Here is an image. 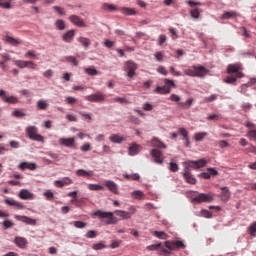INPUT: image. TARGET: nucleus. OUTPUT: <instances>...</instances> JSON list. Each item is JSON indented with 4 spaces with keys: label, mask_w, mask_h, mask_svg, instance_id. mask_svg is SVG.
Segmentation results:
<instances>
[{
    "label": "nucleus",
    "mask_w": 256,
    "mask_h": 256,
    "mask_svg": "<svg viewBox=\"0 0 256 256\" xmlns=\"http://www.w3.org/2000/svg\"><path fill=\"white\" fill-rule=\"evenodd\" d=\"M178 135H181L183 139L187 140L189 138V131H187L185 128H179Z\"/></svg>",
    "instance_id": "nucleus-45"
},
{
    "label": "nucleus",
    "mask_w": 256,
    "mask_h": 256,
    "mask_svg": "<svg viewBox=\"0 0 256 256\" xmlns=\"http://www.w3.org/2000/svg\"><path fill=\"white\" fill-rule=\"evenodd\" d=\"M13 63L16 67H19V69L27 68V61L25 60H14Z\"/></svg>",
    "instance_id": "nucleus-36"
},
{
    "label": "nucleus",
    "mask_w": 256,
    "mask_h": 256,
    "mask_svg": "<svg viewBox=\"0 0 256 256\" xmlns=\"http://www.w3.org/2000/svg\"><path fill=\"white\" fill-rule=\"evenodd\" d=\"M246 136L250 137L251 139H256V130L248 131Z\"/></svg>",
    "instance_id": "nucleus-64"
},
{
    "label": "nucleus",
    "mask_w": 256,
    "mask_h": 256,
    "mask_svg": "<svg viewBox=\"0 0 256 256\" xmlns=\"http://www.w3.org/2000/svg\"><path fill=\"white\" fill-rule=\"evenodd\" d=\"M73 37H75V30H70L63 34L62 39L66 43H71V41H73Z\"/></svg>",
    "instance_id": "nucleus-28"
},
{
    "label": "nucleus",
    "mask_w": 256,
    "mask_h": 256,
    "mask_svg": "<svg viewBox=\"0 0 256 256\" xmlns=\"http://www.w3.org/2000/svg\"><path fill=\"white\" fill-rule=\"evenodd\" d=\"M232 17H237V13H235V12H225L222 15V19H231Z\"/></svg>",
    "instance_id": "nucleus-56"
},
{
    "label": "nucleus",
    "mask_w": 256,
    "mask_h": 256,
    "mask_svg": "<svg viewBox=\"0 0 256 256\" xmlns=\"http://www.w3.org/2000/svg\"><path fill=\"white\" fill-rule=\"evenodd\" d=\"M85 73L91 76H95L99 74V72L97 71V69H95V67L85 68Z\"/></svg>",
    "instance_id": "nucleus-46"
},
{
    "label": "nucleus",
    "mask_w": 256,
    "mask_h": 256,
    "mask_svg": "<svg viewBox=\"0 0 256 256\" xmlns=\"http://www.w3.org/2000/svg\"><path fill=\"white\" fill-rule=\"evenodd\" d=\"M109 141H111V143H123L127 141V137L121 134H113L109 137Z\"/></svg>",
    "instance_id": "nucleus-18"
},
{
    "label": "nucleus",
    "mask_w": 256,
    "mask_h": 256,
    "mask_svg": "<svg viewBox=\"0 0 256 256\" xmlns=\"http://www.w3.org/2000/svg\"><path fill=\"white\" fill-rule=\"evenodd\" d=\"M85 101H90L91 103H103L107 99V95L98 92L84 97Z\"/></svg>",
    "instance_id": "nucleus-7"
},
{
    "label": "nucleus",
    "mask_w": 256,
    "mask_h": 256,
    "mask_svg": "<svg viewBox=\"0 0 256 256\" xmlns=\"http://www.w3.org/2000/svg\"><path fill=\"white\" fill-rule=\"evenodd\" d=\"M247 232L249 235H251V237H256V222L249 225Z\"/></svg>",
    "instance_id": "nucleus-34"
},
{
    "label": "nucleus",
    "mask_w": 256,
    "mask_h": 256,
    "mask_svg": "<svg viewBox=\"0 0 256 256\" xmlns=\"http://www.w3.org/2000/svg\"><path fill=\"white\" fill-rule=\"evenodd\" d=\"M214 200L215 198L211 193L210 194L200 193L192 199L194 203H213Z\"/></svg>",
    "instance_id": "nucleus-6"
},
{
    "label": "nucleus",
    "mask_w": 256,
    "mask_h": 256,
    "mask_svg": "<svg viewBox=\"0 0 256 256\" xmlns=\"http://www.w3.org/2000/svg\"><path fill=\"white\" fill-rule=\"evenodd\" d=\"M169 170L172 173H177V171H179V164L175 163V162H170L169 163Z\"/></svg>",
    "instance_id": "nucleus-47"
},
{
    "label": "nucleus",
    "mask_w": 256,
    "mask_h": 256,
    "mask_svg": "<svg viewBox=\"0 0 256 256\" xmlns=\"http://www.w3.org/2000/svg\"><path fill=\"white\" fill-rule=\"evenodd\" d=\"M24 57L26 59H37V53H35V51H33V50H28L25 53Z\"/></svg>",
    "instance_id": "nucleus-44"
},
{
    "label": "nucleus",
    "mask_w": 256,
    "mask_h": 256,
    "mask_svg": "<svg viewBox=\"0 0 256 256\" xmlns=\"http://www.w3.org/2000/svg\"><path fill=\"white\" fill-rule=\"evenodd\" d=\"M183 177L186 183H189L190 185H195V183H197V179H195V176L192 175L189 170H183Z\"/></svg>",
    "instance_id": "nucleus-15"
},
{
    "label": "nucleus",
    "mask_w": 256,
    "mask_h": 256,
    "mask_svg": "<svg viewBox=\"0 0 256 256\" xmlns=\"http://www.w3.org/2000/svg\"><path fill=\"white\" fill-rule=\"evenodd\" d=\"M104 187L107 188L110 193H113L114 195H119V186L112 180H106L104 182Z\"/></svg>",
    "instance_id": "nucleus-9"
},
{
    "label": "nucleus",
    "mask_w": 256,
    "mask_h": 256,
    "mask_svg": "<svg viewBox=\"0 0 256 256\" xmlns=\"http://www.w3.org/2000/svg\"><path fill=\"white\" fill-rule=\"evenodd\" d=\"M243 66L241 63H235V64H229L227 67V74L233 75L235 73V77L237 79H242V77H245V74H243Z\"/></svg>",
    "instance_id": "nucleus-3"
},
{
    "label": "nucleus",
    "mask_w": 256,
    "mask_h": 256,
    "mask_svg": "<svg viewBox=\"0 0 256 256\" xmlns=\"http://www.w3.org/2000/svg\"><path fill=\"white\" fill-rule=\"evenodd\" d=\"M69 21L72 23V25H75L76 27H87L85 20H83V18L78 15H71L69 17Z\"/></svg>",
    "instance_id": "nucleus-10"
},
{
    "label": "nucleus",
    "mask_w": 256,
    "mask_h": 256,
    "mask_svg": "<svg viewBox=\"0 0 256 256\" xmlns=\"http://www.w3.org/2000/svg\"><path fill=\"white\" fill-rule=\"evenodd\" d=\"M13 225H15V224L11 220H5L3 222L4 229H11V227H13Z\"/></svg>",
    "instance_id": "nucleus-61"
},
{
    "label": "nucleus",
    "mask_w": 256,
    "mask_h": 256,
    "mask_svg": "<svg viewBox=\"0 0 256 256\" xmlns=\"http://www.w3.org/2000/svg\"><path fill=\"white\" fill-rule=\"evenodd\" d=\"M200 216L205 217L206 219H211V217H213V214H211V212H209L208 210H202L200 212Z\"/></svg>",
    "instance_id": "nucleus-58"
},
{
    "label": "nucleus",
    "mask_w": 256,
    "mask_h": 256,
    "mask_svg": "<svg viewBox=\"0 0 256 256\" xmlns=\"http://www.w3.org/2000/svg\"><path fill=\"white\" fill-rule=\"evenodd\" d=\"M230 197H231V192L229 191V188L228 187H222L221 188L220 199L222 201L227 202V201H229Z\"/></svg>",
    "instance_id": "nucleus-24"
},
{
    "label": "nucleus",
    "mask_w": 256,
    "mask_h": 256,
    "mask_svg": "<svg viewBox=\"0 0 256 256\" xmlns=\"http://www.w3.org/2000/svg\"><path fill=\"white\" fill-rule=\"evenodd\" d=\"M138 69L137 63L129 60L126 62V72H127V77H129L130 79H133V77H135L136 75V71Z\"/></svg>",
    "instance_id": "nucleus-8"
},
{
    "label": "nucleus",
    "mask_w": 256,
    "mask_h": 256,
    "mask_svg": "<svg viewBox=\"0 0 256 256\" xmlns=\"http://www.w3.org/2000/svg\"><path fill=\"white\" fill-rule=\"evenodd\" d=\"M154 57H155L156 61H158L159 63H162V61H163V52H156L154 54Z\"/></svg>",
    "instance_id": "nucleus-62"
},
{
    "label": "nucleus",
    "mask_w": 256,
    "mask_h": 256,
    "mask_svg": "<svg viewBox=\"0 0 256 256\" xmlns=\"http://www.w3.org/2000/svg\"><path fill=\"white\" fill-rule=\"evenodd\" d=\"M94 215L98 217V219H106V225H116V223H118L117 217H115L113 212L98 210L94 212Z\"/></svg>",
    "instance_id": "nucleus-2"
},
{
    "label": "nucleus",
    "mask_w": 256,
    "mask_h": 256,
    "mask_svg": "<svg viewBox=\"0 0 256 256\" xmlns=\"http://www.w3.org/2000/svg\"><path fill=\"white\" fill-rule=\"evenodd\" d=\"M65 60L68 61V63H72L74 67H77V65H79V61H77V58H75V56H66Z\"/></svg>",
    "instance_id": "nucleus-43"
},
{
    "label": "nucleus",
    "mask_w": 256,
    "mask_h": 256,
    "mask_svg": "<svg viewBox=\"0 0 256 256\" xmlns=\"http://www.w3.org/2000/svg\"><path fill=\"white\" fill-rule=\"evenodd\" d=\"M4 41H6V43H9L10 45H13L14 47H17V45H21L22 41L19 38H13L11 36H9V34H6L4 36Z\"/></svg>",
    "instance_id": "nucleus-16"
},
{
    "label": "nucleus",
    "mask_w": 256,
    "mask_h": 256,
    "mask_svg": "<svg viewBox=\"0 0 256 256\" xmlns=\"http://www.w3.org/2000/svg\"><path fill=\"white\" fill-rule=\"evenodd\" d=\"M75 137L72 138H60L58 140L59 145H62L63 147H68L69 149H73L75 147Z\"/></svg>",
    "instance_id": "nucleus-12"
},
{
    "label": "nucleus",
    "mask_w": 256,
    "mask_h": 256,
    "mask_svg": "<svg viewBox=\"0 0 256 256\" xmlns=\"http://www.w3.org/2000/svg\"><path fill=\"white\" fill-rule=\"evenodd\" d=\"M88 189L90 191H103V186L99 184H88Z\"/></svg>",
    "instance_id": "nucleus-38"
},
{
    "label": "nucleus",
    "mask_w": 256,
    "mask_h": 256,
    "mask_svg": "<svg viewBox=\"0 0 256 256\" xmlns=\"http://www.w3.org/2000/svg\"><path fill=\"white\" fill-rule=\"evenodd\" d=\"M146 249L148 251H157V249H161V243L149 245Z\"/></svg>",
    "instance_id": "nucleus-52"
},
{
    "label": "nucleus",
    "mask_w": 256,
    "mask_h": 256,
    "mask_svg": "<svg viewBox=\"0 0 256 256\" xmlns=\"http://www.w3.org/2000/svg\"><path fill=\"white\" fill-rule=\"evenodd\" d=\"M221 119V115L219 114H210L207 116L208 121H219Z\"/></svg>",
    "instance_id": "nucleus-53"
},
{
    "label": "nucleus",
    "mask_w": 256,
    "mask_h": 256,
    "mask_svg": "<svg viewBox=\"0 0 256 256\" xmlns=\"http://www.w3.org/2000/svg\"><path fill=\"white\" fill-rule=\"evenodd\" d=\"M26 133L32 141H38L39 143H43V141H45V138L39 134V130L36 126H28L26 128Z\"/></svg>",
    "instance_id": "nucleus-4"
},
{
    "label": "nucleus",
    "mask_w": 256,
    "mask_h": 256,
    "mask_svg": "<svg viewBox=\"0 0 256 256\" xmlns=\"http://www.w3.org/2000/svg\"><path fill=\"white\" fill-rule=\"evenodd\" d=\"M205 165H207V160H205V158L196 160V169H201V167H205Z\"/></svg>",
    "instance_id": "nucleus-49"
},
{
    "label": "nucleus",
    "mask_w": 256,
    "mask_h": 256,
    "mask_svg": "<svg viewBox=\"0 0 256 256\" xmlns=\"http://www.w3.org/2000/svg\"><path fill=\"white\" fill-rule=\"evenodd\" d=\"M14 218L17 221H21L22 223H26V225H37V220L33 219V218H29L27 216H23V215H15Z\"/></svg>",
    "instance_id": "nucleus-13"
},
{
    "label": "nucleus",
    "mask_w": 256,
    "mask_h": 256,
    "mask_svg": "<svg viewBox=\"0 0 256 256\" xmlns=\"http://www.w3.org/2000/svg\"><path fill=\"white\" fill-rule=\"evenodd\" d=\"M184 171H189V169H197V163L195 160H190L183 162Z\"/></svg>",
    "instance_id": "nucleus-29"
},
{
    "label": "nucleus",
    "mask_w": 256,
    "mask_h": 256,
    "mask_svg": "<svg viewBox=\"0 0 256 256\" xmlns=\"http://www.w3.org/2000/svg\"><path fill=\"white\" fill-rule=\"evenodd\" d=\"M129 155H137L139 153V145L133 144L132 146L129 147L128 150Z\"/></svg>",
    "instance_id": "nucleus-37"
},
{
    "label": "nucleus",
    "mask_w": 256,
    "mask_h": 256,
    "mask_svg": "<svg viewBox=\"0 0 256 256\" xmlns=\"http://www.w3.org/2000/svg\"><path fill=\"white\" fill-rule=\"evenodd\" d=\"M152 147H156L157 149H167V145L163 143L159 138L153 137L151 140Z\"/></svg>",
    "instance_id": "nucleus-19"
},
{
    "label": "nucleus",
    "mask_w": 256,
    "mask_h": 256,
    "mask_svg": "<svg viewBox=\"0 0 256 256\" xmlns=\"http://www.w3.org/2000/svg\"><path fill=\"white\" fill-rule=\"evenodd\" d=\"M14 243L20 249H25V247H27V238L16 236L14 239Z\"/></svg>",
    "instance_id": "nucleus-17"
},
{
    "label": "nucleus",
    "mask_w": 256,
    "mask_h": 256,
    "mask_svg": "<svg viewBox=\"0 0 256 256\" xmlns=\"http://www.w3.org/2000/svg\"><path fill=\"white\" fill-rule=\"evenodd\" d=\"M209 71L203 66H192L189 69L184 70V74L188 77H205Z\"/></svg>",
    "instance_id": "nucleus-1"
},
{
    "label": "nucleus",
    "mask_w": 256,
    "mask_h": 256,
    "mask_svg": "<svg viewBox=\"0 0 256 256\" xmlns=\"http://www.w3.org/2000/svg\"><path fill=\"white\" fill-rule=\"evenodd\" d=\"M143 196L144 194L142 191L136 190L132 192V197H134V199H143Z\"/></svg>",
    "instance_id": "nucleus-54"
},
{
    "label": "nucleus",
    "mask_w": 256,
    "mask_h": 256,
    "mask_svg": "<svg viewBox=\"0 0 256 256\" xmlns=\"http://www.w3.org/2000/svg\"><path fill=\"white\" fill-rule=\"evenodd\" d=\"M0 99L3 103H8L9 105H17V103H19V98L9 96V92L3 89L0 90Z\"/></svg>",
    "instance_id": "nucleus-5"
},
{
    "label": "nucleus",
    "mask_w": 256,
    "mask_h": 256,
    "mask_svg": "<svg viewBox=\"0 0 256 256\" xmlns=\"http://www.w3.org/2000/svg\"><path fill=\"white\" fill-rule=\"evenodd\" d=\"M155 93H159L160 95H169L171 93V87L170 86H158L154 90Z\"/></svg>",
    "instance_id": "nucleus-25"
},
{
    "label": "nucleus",
    "mask_w": 256,
    "mask_h": 256,
    "mask_svg": "<svg viewBox=\"0 0 256 256\" xmlns=\"http://www.w3.org/2000/svg\"><path fill=\"white\" fill-rule=\"evenodd\" d=\"M76 175L78 177H86L87 179H89V177H93V170H85V169H78L76 170Z\"/></svg>",
    "instance_id": "nucleus-26"
},
{
    "label": "nucleus",
    "mask_w": 256,
    "mask_h": 256,
    "mask_svg": "<svg viewBox=\"0 0 256 256\" xmlns=\"http://www.w3.org/2000/svg\"><path fill=\"white\" fill-rule=\"evenodd\" d=\"M77 41L81 43L82 46H84L85 49H88V47L91 45V39L85 38L83 36H80Z\"/></svg>",
    "instance_id": "nucleus-31"
},
{
    "label": "nucleus",
    "mask_w": 256,
    "mask_h": 256,
    "mask_svg": "<svg viewBox=\"0 0 256 256\" xmlns=\"http://www.w3.org/2000/svg\"><path fill=\"white\" fill-rule=\"evenodd\" d=\"M119 11L120 13H122V15H128V16H134V15H137V13H139L134 8H129V7H121Z\"/></svg>",
    "instance_id": "nucleus-23"
},
{
    "label": "nucleus",
    "mask_w": 256,
    "mask_h": 256,
    "mask_svg": "<svg viewBox=\"0 0 256 256\" xmlns=\"http://www.w3.org/2000/svg\"><path fill=\"white\" fill-rule=\"evenodd\" d=\"M165 246L167 247V249H170V251H175L177 250L176 246H175V241L171 242V241H166L165 242Z\"/></svg>",
    "instance_id": "nucleus-50"
},
{
    "label": "nucleus",
    "mask_w": 256,
    "mask_h": 256,
    "mask_svg": "<svg viewBox=\"0 0 256 256\" xmlns=\"http://www.w3.org/2000/svg\"><path fill=\"white\" fill-rule=\"evenodd\" d=\"M4 203H6V205H10L11 207H15L16 209H24L23 204L21 202H17L13 198L4 200Z\"/></svg>",
    "instance_id": "nucleus-20"
},
{
    "label": "nucleus",
    "mask_w": 256,
    "mask_h": 256,
    "mask_svg": "<svg viewBox=\"0 0 256 256\" xmlns=\"http://www.w3.org/2000/svg\"><path fill=\"white\" fill-rule=\"evenodd\" d=\"M13 117H25V113L21 110H15L12 112Z\"/></svg>",
    "instance_id": "nucleus-63"
},
{
    "label": "nucleus",
    "mask_w": 256,
    "mask_h": 256,
    "mask_svg": "<svg viewBox=\"0 0 256 256\" xmlns=\"http://www.w3.org/2000/svg\"><path fill=\"white\" fill-rule=\"evenodd\" d=\"M43 196L47 199V201H53V198L55 197V194L51 190H46L43 193Z\"/></svg>",
    "instance_id": "nucleus-42"
},
{
    "label": "nucleus",
    "mask_w": 256,
    "mask_h": 256,
    "mask_svg": "<svg viewBox=\"0 0 256 256\" xmlns=\"http://www.w3.org/2000/svg\"><path fill=\"white\" fill-rule=\"evenodd\" d=\"M193 98H189L186 102H180L178 103V106L181 108V109H189L191 108V106L193 105Z\"/></svg>",
    "instance_id": "nucleus-32"
},
{
    "label": "nucleus",
    "mask_w": 256,
    "mask_h": 256,
    "mask_svg": "<svg viewBox=\"0 0 256 256\" xmlns=\"http://www.w3.org/2000/svg\"><path fill=\"white\" fill-rule=\"evenodd\" d=\"M56 28L59 29V31L65 30V22L63 20H57Z\"/></svg>",
    "instance_id": "nucleus-55"
},
{
    "label": "nucleus",
    "mask_w": 256,
    "mask_h": 256,
    "mask_svg": "<svg viewBox=\"0 0 256 256\" xmlns=\"http://www.w3.org/2000/svg\"><path fill=\"white\" fill-rule=\"evenodd\" d=\"M36 107L38 111H47L49 109V102H47V100L40 99L37 101Z\"/></svg>",
    "instance_id": "nucleus-22"
},
{
    "label": "nucleus",
    "mask_w": 256,
    "mask_h": 256,
    "mask_svg": "<svg viewBox=\"0 0 256 256\" xmlns=\"http://www.w3.org/2000/svg\"><path fill=\"white\" fill-rule=\"evenodd\" d=\"M217 94H212L209 97L204 98V103H213V101H216Z\"/></svg>",
    "instance_id": "nucleus-51"
},
{
    "label": "nucleus",
    "mask_w": 256,
    "mask_h": 256,
    "mask_svg": "<svg viewBox=\"0 0 256 256\" xmlns=\"http://www.w3.org/2000/svg\"><path fill=\"white\" fill-rule=\"evenodd\" d=\"M92 249H94L95 251H100L101 249H105V244L103 242L94 244L92 246Z\"/></svg>",
    "instance_id": "nucleus-60"
},
{
    "label": "nucleus",
    "mask_w": 256,
    "mask_h": 256,
    "mask_svg": "<svg viewBox=\"0 0 256 256\" xmlns=\"http://www.w3.org/2000/svg\"><path fill=\"white\" fill-rule=\"evenodd\" d=\"M124 179H127L128 181H139V174H124Z\"/></svg>",
    "instance_id": "nucleus-35"
},
{
    "label": "nucleus",
    "mask_w": 256,
    "mask_h": 256,
    "mask_svg": "<svg viewBox=\"0 0 256 256\" xmlns=\"http://www.w3.org/2000/svg\"><path fill=\"white\" fill-rule=\"evenodd\" d=\"M114 214L121 217V219H131V214L125 210H115Z\"/></svg>",
    "instance_id": "nucleus-30"
},
{
    "label": "nucleus",
    "mask_w": 256,
    "mask_h": 256,
    "mask_svg": "<svg viewBox=\"0 0 256 256\" xmlns=\"http://www.w3.org/2000/svg\"><path fill=\"white\" fill-rule=\"evenodd\" d=\"M0 57H2V60H0V67L1 69H5L7 67V65H5L7 61H11V55L7 53H1Z\"/></svg>",
    "instance_id": "nucleus-27"
},
{
    "label": "nucleus",
    "mask_w": 256,
    "mask_h": 256,
    "mask_svg": "<svg viewBox=\"0 0 256 256\" xmlns=\"http://www.w3.org/2000/svg\"><path fill=\"white\" fill-rule=\"evenodd\" d=\"M151 155L154 158L155 163L163 165V153L160 150L152 149Z\"/></svg>",
    "instance_id": "nucleus-14"
},
{
    "label": "nucleus",
    "mask_w": 256,
    "mask_h": 256,
    "mask_svg": "<svg viewBox=\"0 0 256 256\" xmlns=\"http://www.w3.org/2000/svg\"><path fill=\"white\" fill-rule=\"evenodd\" d=\"M154 236L158 239H169V235L163 231H154Z\"/></svg>",
    "instance_id": "nucleus-39"
},
{
    "label": "nucleus",
    "mask_w": 256,
    "mask_h": 256,
    "mask_svg": "<svg viewBox=\"0 0 256 256\" xmlns=\"http://www.w3.org/2000/svg\"><path fill=\"white\" fill-rule=\"evenodd\" d=\"M113 102L120 103V105H129V100H127V98L116 97L113 98Z\"/></svg>",
    "instance_id": "nucleus-41"
},
{
    "label": "nucleus",
    "mask_w": 256,
    "mask_h": 256,
    "mask_svg": "<svg viewBox=\"0 0 256 256\" xmlns=\"http://www.w3.org/2000/svg\"><path fill=\"white\" fill-rule=\"evenodd\" d=\"M74 227L77 229H84V227H87V224L82 221H74Z\"/></svg>",
    "instance_id": "nucleus-59"
},
{
    "label": "nucleus",
    "mask_w": 256,
    "mask_h": 256,
    "mask_svg": "<svg viewBox=\"0 0 256 256\" xmlns=\"http://www.w3.org/2000/svg\"><path fill=\"white\" fill-rule=\"evenodd\" d=\"M71 183H73L71 178L64 177L62 180H56L54 185H56V187H65L66 185H71Z\"/></svg>",
    "instance_id": "nucleus-21"
},
{
    "label": "nucleus",
    "mask_w": 256,
    "mask_h": 256,
    "mask_svg": "<svg viewBox=\"0 0 256 256\" xmlns=\"http://www.w3.org/2000/svg\"><path fill=\"white\" fill-rule=\"evenodd\" d=\"M209 134L207 132H198L194 134L195 141H203Z\"/></svg>",
    "instance_id": "nucleus-33"
},
{
    "label": "nucleus",
    "mask_w": 256,
    "mask_h": 256,
    "mask_svg": "<svg viewBox=\"0 0 256 256\" xmlns=\"http://www.w3.org/2000/svg\"><path fill=\"white\" fill-rule=\"evenodd\" d=\"M190 15L192 19H199V17L201 16V10H199V8L192 9L190 11Z\"/></svg>",
    "instance_id": "nucleus-40"
},
{
    "label": "nucleus",
    "mask_w": 256,
    "mask_h": 256,
    "mask_svg": "<svg viewBox=\"0 0 256 256\" xmlns=\"http://www.w3.org/2000/svg\"><path fill=\"white\" fill-rule=\"evenodd\" d=\"M102 9L104 11H115L117 8L113 4L104 3Z\"/></svg>",
    "instance_id": "nucleus-48"
},
{
    "label": "nucleus",
    "mask_w": 256,
    "mask_h": 256,
    "mask_svg": "<svg viewBox=\"0 0 256 256\" xmlns=\"http://www.w3.org/2000/svg\"><path fill=\"white\" fill-rule=\"evenodd\" d=\"M18 197L23 201H32V199H35V194L31 193V191L27 189H21L19 191Z\"/></svg>",
    "instance_id": "nucleus-11"
},
{
    "label": "nucleus",
    "mask_w": 256,
    "mask_h": 256,
    "mask_svg": "<svg viewBox=\"0 0 256 256\" xmlns=\"http://www.w3.org/2000/svg\"><path fill=\"white\" fill-rule=\"evenodd\" d=\"M65 102L68 103V105H75V103H77V98L71 97V96H67L65 98Z\"/></svg>",
    "instance_id": "nucleus-57"
}]
</instances>
